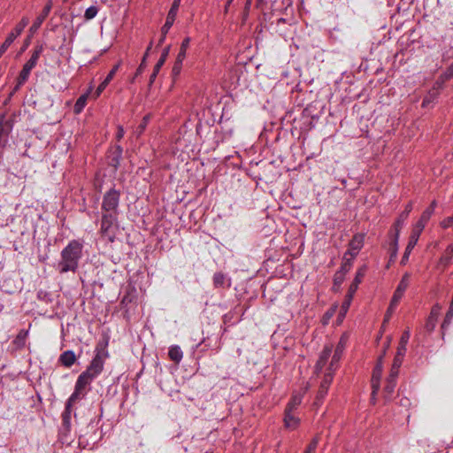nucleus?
Segmentation results:
<instances>
[{
  "label": "nucleus",
  "instance_id": "f257e3e1",
  "mask_svg": "<svg viewBox=\"0 0 453 453\" xmlns=\"http://www.w3.org/2000/svg\"><path fill=\"white\" fill-rule=\"evenodd\" d=\"M82 250L83 244L81 242L77 240L69 242L60 253V259L56 266L58 273L61 274L69 272L75 273L82 257Z\"/></svg>",
  "mask_w": 453,
  "mask_h": 453
},
{
  "label": "nucleus",
  "instance_id": "f03ea898",
  "mask_svg": "<svg viewBox=\"0 0 453 453\" xmlns=\"http://www.w3.org/2000/svg\"><path fill=\"white\" fill-rule=\"evenodd\" d=\"M346 338L342 336L340 339L338 345L334 349V353L332 344L325 345L317 361L315 369L317 371L322 370L327 365V363H329L330 370L337 369L338 364L342 358V355L346 345Z\"/></svg>",
  "mask_w": 453,
  "mask_h": 453
},
{
  "label": "nucleus",
  "instance_id": "7ed1b4c3",
  "mask_svg": "<svg viewBox=\"0 0 453 453\" xmlns=\"http://www.w3.org/2000/svg\"><path fill=\"white\" fill-rule=\"evenodd\" d=\"M100 231L104 237L113 242L119 231L117 216L112 213H104Z\"/></svg>",
  "mask_w": 453,
  "mask_h": 453
},
{
  "label": "nucleus",
  "instance_id": "20e7f679",
  "mask_svg": "<svg viewBox=\"0 0 453 453\" xmlns=\"http://www.w3.org/2000/svg\"><path fill=\"white\" fill-rule=\"evenodd\" d=\"M364 275H365V270L360 269L357 273V275H356L353 282L349 286L348 294L346 295L345 300L343 301V303L341 306L340 311H339V315H338L339 322H342L343 320V319L345 318V315L349 309L354 294L356 293V291L358 288V285L361 282Z\"/></svg>",
  "mask_w": 453,
  "mask_h": 453
},
{
  "label": "nucleus",
  "instance_id": "39448f33",
  "mask_svg": "<svg viewBox=\"0 0 453 453\" xmlns=\"http://www.w3.org/2000/svg\"><path fill=\"white\" fill-rule=\"evenodd\" d=\"M108 354L104 348L96 347V355L88 367L84 371L86 373L96 379L103 371L104 360Z\"/></svg>",
  "mask_w": 453,
  "mask_h": 453
},
{
  "label": "nucleus",
  "instance_id": "423d86ee",
  "mask_svg": "<svg viewBox=\"0 0 453 453\" xmlns=\"http://www.w3.org/2000/svg\"><path fill=\"white\" fill-rule=\"evenodd\" d=\"M94 380L95 379L93 377L85 372H81L76 380L74 391L70 396L71 401H78L82 399L88 392L87 388Z\"/></svg>",
  "mask_w": 453,
  "mask_h": 453
},
{
  "label": "nucleus",
  "instance_id": "0eeeda50",
  "mask_svg": "<svg viewBox=\"0 0 453 453\" xmlns=\"http://www.w3.org/2000/svg\"><path fill=\"white\" fill-rule=\"evenodd\" d=\"M119 192L115 189H111L104 196L102 209L104 213H112L117 215L119 202Z\"/></svg>",
  "mask_w": 453,
  "mask_h": 453
},
{
  "label": "nucleus",
  "instance_id": "6e6552de",
  "mask_svg": "<svg viewBox=\"0 0 453 453\" xmlns=\"http://www.w3.org/2000/svg\"><path fill=\"white\" fill-rule=\"evenodd\" d=\"M29 19L27 17H23L21 20L15 26L13 30L9 33L5 41L0 46V53L4 54L8 48L12 45L14 40L21 35L25 27L28 25Z\"/></svg>",
  "mask_w": 453,
  "mask_h": 453
},
{
  "label": "nucleus",
  "instance_id": "1a4fd4ad",
  "mask_svg": "<svg viewBox=\"0 0 453 453\" xmlns=\"http://www.w3.org/2000/svg\"><path fill=\"white\" fill-rule=\"evenodd\" d=\"M325 369V373L323 376V379L320 382L319 389L317 395V403L321 401L326 395L327 394V390L329 388V386L331 385L334 378V372L336 369L330 370L329 369V363L322 369V370H316V372L319 373V372H322Z\"/></svg>",
  "mask_w": 453,
  "mask_h": 453
},
{
  "label": "nucleus",
  "instance_id": "9d476101",
  "mask_svg": "<svg viewBox=\"0 0 453 453\" xmlns=\"http://www.w3.org/2000/svg\"><path fill=\"white\" fill-rule=\"evenodd\" d=\"M382 358H383V357H380L379 358L378 363L372 372V400H374L375 395L378 393L379 388H380V378L382 375V368H383Z\"/></svg>",
  "mask_w": 453,
  "mask_h": 453
},
{
  "label": "nucleus",
  "instance_id": "9b49d317",
  "mask_svg": "<svg viewBox=\"0 0 453 453\" xmlns=\"http://www.w3.org/2000/svg\"><path fill=\"white\" fill-rule=\"evenodd\" d=\"M364 245V235L356 234L353 236L352 240L349 244V250L344 254V259H347V257L349 256L351 258H354L362 249Z\"/></svg>",
  "mask_w": 453,
  "mask_h": 453
},
{
  "label": "nucleus",
  "instance_id": "f8f14e48",
  "mask_svg": "<svg viewBox=\"0 0 453 453\" xmlns=\"http://www.w3.org/2000/svg\"><path fill=\"white\" fill-rule=\"evenodd\" d=\"M51 8H52V1L49 0L48 3L46 4V5L44 6L42 13L35 19V20L30 27L29 33L31 34V35H34L37 32V30L40 28V27L42 26L43 21L46 19V18L50 14Z\"/></svg>",
  "mask_w": 453,
  "mask_h": 453
},
{
  "label": "nucleus",
  "instance_id": "ddd939ff",
  "mask_svg": "<svg viewBox=\"0 0 453 453\" xmlns=\"http://www.w3.org/2000/svg\"><path fill=\"white\" fill-rule=\"evenodd\" d=\"M411 210H412V203H409L406 205L404 211L399 215V217L397 218V219L395 222L394 229L395 231V243L397 242V241L399 239L400 231L403 226L404 221L407 219Z\"/></svg>",
  "mask_w": 453,
  "mask_h": 453
},
{
  "label": "nucleus",
  "instance_id": "4468645a",
  "mask_svg": "<svg viewBox=\"0 0 453 453\" xmlns=\"http://www.w3.org/2000/svg\"><path fill=\"white\" fill-rule=\"evenodd\" d=\"M419 236H420V234H418L416 233L411 232L410 239H409L408 245H407V247L405 249V251L403 253V257L401 259V264L402 265H405L408 262L410 254L411 253L412 250L416 246V244H417V242L418 241Z\"/></svg>",
  "mask_w": 453,
  "mask_h": 453
},
{
  "label": "nucleus",
  "instance_id": "2eb2a0df",
  "mask_svg": "<svg viewBox=\"0 0 453 453\" xmlns=\"http://www.w3.org/2000/svg\"><path fill=\"white\" fill-rule=\"evenodd\" d=\"M43 51V46L42 45H37L30 57V58L23 65L24 67L32 70L35 65H37L38 59L41 56V54Z\"/></svg>",
  "mask_w": 453,
  "mask_h": 453
},
{
  "label": "nucleus",
  "instance_id": "dca6fc26",
  "mask_svg": "<svg viewBox=\"0 0 453 453\" xmlns=\"http://www.w3.org/2000/svg\"><path fill=\"white\" fill-rule=\"evenodd\" d=\"M169 50H170V47H166L163 50L162 53H161V57L160 58L158 59L157 63L156 64V65L154 66V70H153V73H151L150 75V83H153L160 68L163 66V65L165 64L166 58H167V56L169 54Z\"/></svg>",
  "mask_w": 453,
  "mask_h": 453
},
{
  "label": "nucleus",
  "instance_id": "f3484780",
  "mask_svg": "<svg viewBox=\"0 0 453 453\" xmlns=\"http://www.w3.org/2000/svg\"><path fill=\"white\" fill-rule=\"evenodd\" d=\"M60 363L69 368L71 367L76 361V356L73 350H65L59 357Z\"/></svg>",
  "mask_w": 453,
  "mask_h": 453
},
{
  "label": "nucleus",
  "instance_id": "a211bd4d",
  "mask_svg": "<svg viewBox=\"0 0 453 453\" xmlns=\"http://www.w3.org/2000/svg\"><path fill=\"white\" fill-rule=\"evenodd\" d=\"M395 380H396V378L393 379L391 377V374L389 373V376L387 380V384L383 390L384 398L386 401H390L392 398V395H393V393L395 391Z\"/></svg>",
  "mask_w": 453,
  "mask_h": 453
},
{
  "label": "nucleus",
  "instance_id": "6ab92c4d",
  "mask_svg": "<svg viewBox=\"0 0 453 453\" xmlns=\"http://www.w3.org/2000/svg\"><path fill=\"white\" fill-rule=\"evenodd\" d=\"M306 389L301 393H295L287 405L285 411H294L302 403L303 395Z\"/></svg>",
  "mask_w": 453,
  "mask_h": 453
},
{
  "label": "nucleus",
  "instance_id": "aec40b11",
  "mask_svg": "<svg viewBox=\"0 0 453 453\" xmlns=\"http://www.w3.org/2000/svg\"><path fill=\"white\" fill-rule=\"evenodd\" d=\"M92 90V87L89 88L88 91L83 95H81L76 101L75 104H74V107H73V111L74 113L76 114H79L82 111V110L84 109V107L86 106L87 104V101H88V96L90 94Z\"/></svg>",
  "mask_w": 453,
  "mask_h": 453
},
{
  "label": "nucleus",
  "instance_id": "412c9836",
  "mask_svg": "<svg viewBox=\"0 0 453 453\" xmlns=\"http://www.w3.org/2000/svg\"><path fill=\"white\" fill-rule=\"evenodd\" d=\"M178 11L170 9L166 17V20L165 25L161 28V33L164 35H166L171 28V27L173 25L174 20L176 19Z\"/></svg>",
  "mask_w": 453,
  "mask_h": 453
},
{
  "label": "nucleus",
  "instance_id": "4be33fe9",
  "mask_svg": "<svg viewBox=\"0 0 453 453\" xmlns=\"http://www.w3.org/2000/svg\"><path fill=\"white\" fill-rule=\"evenodd\" d=\"M284 422L288 428L295 429L299 424V418L294 415L293 411H285Z\"/></svg>",
  "mask_w": 453,
  "mask_h": 453
},
{
  "label": "nucleus",
  "instance_id": "5701e85b",
  "mask_svg": "<svg viewBox=\"0 0 453 453\" xmlns=\"http://www.w3.org/2000/svg\"><path fill=\"white\" fill-rule=\"evenodd\" d=\"M168 355L170 359L177 364H179L183 357V352L181 349L177 345L170 347Z\"/></svg>",
  "mask_w": 453,
  "mask_h": 453
},
{
  "label": "nucleus",
  "instance_id": "b1692460",
  "mask_svg": "<svg viewBox=\"0 0 453 453\" xmlns=\"http://www.w3.org/2000/svg\"><path fill=\"white\" fill-rule=\"evenodd\" d=\"M403 359V356L395 355L391 370H390V374L393 379L397 378L398 373H399V368L402 365Z\"/></svg>",
  "mask_w": 453,
  "mask_h": 453
},
{
  "label": "nucleus",
  "instance_id": "393cba45",
  "mask_svg": "<svg viewBox=\"0 0 453 453\" xmlns=\"http://www.w3.org/2000/svg\"><path fill=\"white\" fill-rule=\"evenodd\" d=\"M453 257V244H450L447 247L444 254L441 256L440 259V265L446 267L449 265L451 258Z\"/></svg>",
  "mask_w": 453,
  "mask_h": 453
},
{
  "label": "nucleus",
  "instance_id": "a878e982",
  "mask_svg": "<svg viewBox=\"0 0 453 453\" xmlns=\"http://www.w3.org/2000/svg\"><path fill=\"white\" fill-rule=\"evenodd\" d=\"M76 401H71V398L69 397L66 404L65 411L62 414L63 421L65 425H68L70 423L71 419V414H72V408L73 405L75 403Z\"/></svg>",
  "mask_w": 453,
  "mask_h": 453
},
{
  "label": "nucleus",
  "instance_id": "bb28decb",
  "mask_svg": "<svg viewBox=\"0 0 453 453\" xmlns=\"http://www.w3.org/2000/svg\"><path fill=\"white\" fill-rule=\"evenodd\" d=\"M31 70L23 66L21 72L17 78V84L15 87V90L19 89L29 78Z\"/></svg>",
  "mask_w": 453,
  "mask_h": 453
},
{
  "label": "nucleus",
  "instance_id": "cd10ccee",
  "mask_svg": "<svg viewBox=\"0 0 453 453\" xmlns=\"http://www.w3.org/2000/svg\"><path fill=\"white\" fill-rule=\"evenodd\" d=\"M411 274L409 273H405L403 276L402 277V280H400L396 289L399 290V292H403L404 294L405 290L407 289L410 282Z\"/></svg>",
  "mask_w": 453,
  "mask_h": 453
},
{
  "label": "nucleus",
  "instance_id": "c85d7f7f",
  "mask_svg": "<svg viewBox=\"0 0 453 453\" xmlns=\"http://www.w3.org/2000/svg\"><path fill=\"white\" fill-rule=\"evenodd\" d=\"M189 43H190V38L189 37H186L182 41L180 51H179L178 56H177V58H180V59H182V60L185 59L187 50L189 47Z\"/></svg>",
  "mask_w": 453,
  "mask_h": 453
},
{
  "label": "nucleus",
  "instance_id": "c756f323",
  "mask_svg": "<svg viewBox=\"0 0 453 453\" xmlns=\"http://www.w3.org/2000/svg\"><path fill=\"white\" fill-rule=\"evenodd\" d=\"M403 296V292H399V290L395 289V291L392 296L389 307H388L389 311L395 309V307L397 306V304L400 302Z\"/></svg>",
  "mask_w": 453,
  "mask_h": 453
},
{
  "label": "nucleus",
  "instance_id": "7c9ffc66",
  "mask_svg": "<svg viewBox=\"0 0 453 453\" xmlns=\"http://www.w3.org/2000/svg\"><path fill=\"white\" fill-rule=\"evenodd\" d=\"M98 11H99V9L96 5H92L88 8H87L84 12L85 20H90V19H94L97 15Z\"/></svg>",
  "mask_w": 453,
  "mask_h": 453
},
{
  "label": "nucleus",
  "instance_id": "2f4dec72",
  "mask_svg": "<svg viewBox=\"0 0 453 453\" xmlns=\"http://www.w3.org/2000/svg\"><path fill=\"white\" fill-rule=\"evenodd\" d=\"M225 280H226L225 274H223L222 273H215L213 276L214 286L217 288L223 287L225 284Z\"/></svg>",
  "mask_w": 453,
  "mask_h": 453
},
{
  "label": "nucleus",
  "instance_id": "473e14b6",
  "mask_svg": "<svg viewBox=\"0 0 453 453\" xmlns=\"http://www.w3.org/2000/svg\"><path fill=\"white\" fill-rule=\"evenodd\" d=\"M426 223V221H423V219L420 218L418 221L413 226L411 232L416 233L418 234H421Z\"/></svg>",
  "mask_w": 453,
  "mask_h": 453
},
{
  "label": "nucleus",
  "instance_id": "72a5a7b5",
  "mask_svg": "<svg viewBox=\"0 0 453 453\" xmlns=\"http://www.w3.org/2000/svg\"><path fill=\"white\" fill-rule=\"evenodd\" d=\"M453 77V62L447 68V70L440 76L441 82H444Z\"/></svg>",
  "mask_w": 453,
  "mask_h": 453
},
{
  "label": "nucleus",
  "instance_id": "f704fd0d",
  "mask_svg": "<svg viewBox=\"0 0 453 453\" xmlns=\"http://www.w3.org/2000/svg\"><path fill=\"white\" fill-rule=\"evenodd\" d=\"M182 63H183L182 59L176 58L175 63H174V65L173 66V70H172L173 75L174 77L178 76L180 73V71L182 68Z\"/></svg>",
  "mask_w": 453,
  "mask_h": 453
},
{
  "label": "nucleus",
  "instance_id": "c9c22d12",
  "mask_svg": "<svg viewBox=\"0 0 453 453\" xmlns=\"http://www.w3.org/2000/svg\"><path fill=\"white\" fill-rule=\"evenodd\" d=\"M319 444V438L314 437L305 449V453H315Z\"/></svg>",
  "mask_w": 453,
  "mask_h": 453
},
{
  "label": "nucleus",
  "instance_id": "e433bc0d",
  "mask_svg": "<svg viewBox=\"0 0 453 453\" xmlns=\"http://www.w3.org/2000/svg\"><path fill=\"white\" fill-rule=\"evenodd\" d=\"M453 318V302L450 303L449 311L446 313L442 326L450 324L451 319Z\"/></svg>",
  "mask_w": 453,
  "mask_h": 453
},
{
  "label": "nucleus",
  "instance_id": "4c0bfd02",
  "mask_svg": "<svg viewBox=\"0 0 453 453\" xmlns=\"http://www.w3.org/2000/svg\"><path fill=\"white\" fill-rule=\"evenodd\" d=\"M352 258H348L347 259H344V263L342 264L340 271L338 272V273H342V274H345L349 269H350V266H351V260Z\"/></svg>",
  "mask_w": 453,
  "mask_h": 453
},
{
  "label": "nucleus",
  "instance_id": "58836bf2",
  "mask_svg": "<svg viewBox=\"0 0 453 453\" xmlns=\"http://www.w3.org/2000/svg\"><path fill=\"white\" fill-rule=\"evenodd\" d=\"M120 66V63H118L117 65H115L113 66V68L110 71V73H108V75L105 77V81H108V82L110 83L111 81L113 79L114 75L116 74L117 71L119 70Z\"/></svg>",
  "mask_w": 453,
  "mask_h": 453
},
{
  "label": "nucleus",
  "instance_id": "ea45409f",
  "mask_svg": "<svg viewBox=\"0 0 453 453\" xmlns=\"http://www.w3.org/2000/svg\"><path fill=\"white\" fill-rule=\"evenodd\" d=\"M109 82L108 81H105L104 80L102 81V83L97 87L96 90V93H95V97H98L101 93L105 89V88L108 86Z\"/></svg>",
  "mask_w": 453,
  "mask_h": 453
},
{
  "label": "nucleus",
  "instance_id": "a19ab883",
  "mask_svg": "<svg viewBox=\"0 0 453 453\" xmlns=\"http://www.w3.org/2000/svg\"><path fill=\"white\" fill-rule=\"evenodd\" d=\"M433 214H434V212H433V208H426V209L423 211V213H422V215H421V217H420V218L423 219V221H426V222H428V221H429V219H430V218H431V216H432Z\"/></svg>",
  "mask_w": 453,
  "mask_h": 453
},
{
  "label": "nucleus",
  "instance_id": "79ce46f5",
  "mask_svg": "<svg viewBox=\"0 0 453 453\" xmlns=\"http://www.w3.org/2000/svg\"><path fill=\"white\" fill-rule=\"evenodd\" d=\"M410 336H411V333H410V330L409 329H406L402 336H401V339H400V342L401 344L403 345H407L408 342H409V339H410Z\"/></svg>",
  "mask_w": 453,
  "mask_h": 453
},
{
  "label": "nucleus",
  "instance_id": "37998d69",
  "mask_svg": "<svg viewBox=\"0 0 453 453\" xmlns=\"http://www.w3.org/2000/svg\"><path fill=\"white\" fill-rule=\"evenodd\" d=\"M441 226L443 228H449V227L453 228V215L451 217H449V218L445 219L444 220H442L441 223Z\"/></svg>",
  "mask_w": 453,
  "mask_h": 453
},
{
  "label": "nucleus",
  "instance_id": "c03bdc74",
  "mask_svg": "<svg viewBox=\"0 0 453 453\" xmlns=\"http://www.w3.org/2000/svg\"><path fill=\"white\" fill-rule=\"evenodd\" d=\"M27 335V331H20L19 334L17 335L16 342H20L22 345H24L26 337Z\"/></svg>",
  "mask_w": 453,
  "mask_h": 453
},
{
  "label": "nucleus",
  "instance_id": "a18cd8bd",
  "mask_svg": "<svg viewBox=\"0 0 453 453\" xmlns=\"http://www.w3.org/2000/svg\"><path fill=\"white\" fill-rule=\"evenodd\" d=\"M117 150H118V153H117V156L114 157L111 161V164L113 165V166H117L119 165V158L121 156V153H122V150L120 147H118L117 148Z\"/></svg>",
  "mask_w": 453,
  "mask_h": 453
},
{
  "label": "nucleus",
  "instance_id": "49530a36",
  "mask_svg": "<svg viewBox=\"0 0 453 453\" xmlns=\"http://www.w3.org/2000/svg\"><path fill=\"white\" fill-rule=\"evenodd\" d=\"M406 346L407 345H403V344L399 343L397 351H396V355L404 357V355L406 353Z\"/></svg>",
  "mask_w": 453,
  "mask_h": 453
},
{
  "label": "nucleus",
  "instance_id": "de8ad7c7",
  "mask_svg": "<svg viewBox=\"0 0 453 453\" xmlns=\"http://www.w3.org/2000/svg\"><path fill=\"white\" fill-rule=\"evenodd\" d=\"M124 134H125V131H124L123 127L119 126V127H118L117 135H116L117 139H118V140L122 139V138H123V136H124Z\"/></svg>",
  "mask_w": 453,
  "mask_h": 453
},
{
  "label": "nucleus",
  "instance_id": "09e8293b",
  "mask_svg": "<svg viewBox=\"0 0 453 453\" xmlns=\"http://www.w3.org/2000/svg\"><path fill=\"white\" fill-rule=\"evenodd\" d=\"M180 2H181V0H173V4H172L170 9L178 11L179 7H180Z\"/></svg>",
  "mask_w": 453,
  "mask_h": 453
},
{
  "label": "nucleus",
  "instance_id": "8fccbe9b",
  "mask_svg": "<svg viewBox=\"0 0 453 453\" xmlns=\"http://www.w3.org/2000/svg\"><path fill=\"white\" fill-rule=\"evenodd\" d=\"M337 306H334V307H332L326 313V319H330L335 312V310H336Z\"/></svg>",
  "mask_w": 453,
  "mask_h": 453
},
{
  "label": "nucleus",
  "instance_id": "3c124183",
  "mask_svg": "<svg viewBox=\"0 0 453 453\" xmlns=\"http://www.w3.org/2000/svg\"><path fill=\"white\" fill-rule=\"evenodd\" d=\"M397 244H398V242H396L395 244V237L394 238V241H393V243H392V247H393V254H392V257H395L396 256V251H397Z\"/></svg>",
  "mask_w": 453,
  "mask_h": 453
},
{
  "label": "nucleus",
  "instance_id": "603ef678",
  "mask_svg": "<svg viewBox=\"0 0 453 453\" xmlns=\"http://www.w3.org/2000/svg\"><path fill=\"white\" fill-rule=\"evenodd\" d=\"M144 67H145V64L141 63V65H139V67L136 70L135 76L141 74L142 73Z\"/></svg>",
  "mask_w": 453,
  "mask_h": 453
},
{
  "label": "nucleus",
  "instance_id": "864d4df0",
  "mask_svg": "<svg viewBox=\"0 0 453 453\" xmlns=\"http://www.w3.org/2000/svg\"><path fill=\"white\" fill-rule=\"evenodd\" d=\"M148 120H149V117L148 116L143 118L142 123L140 125V128H141L142 131L145 128V127H146V125L148 123Z\"/></svg>",
  "mask_w": 453,
  "mask_h": 453
},
{
  "label": "nucleus",
  "instance_id": "5fc2aeb1",
  "mask_svg": "<svg viewBox=\"0 0 453 453\" xmlns=\"http://www.w3.org/2000/svg\"><path fill=\"white\" fill-rule=\"evenodd\" d=\"M343 275L342 273H338V272L336 273L335 274V279L334 280L335 281H338L339 283L342 282L343 280Z\"/></svg>",
  "mask_w": 453,
  "mask_h": 453
},
{
  "label": "nucleus",
  "instance_id": "6e6d98bb",
  "mask_svg": "<svg viewBox=\"0 0 453 453\" xmlns=\"http://www.w3.org/2000/svg\"><path fill=\"white\" fill-rule=\"evenodd\" d=\"M393 311H394V310L389 311V310L388 309L387 313H386V316H385V319H384V320H385V322H386V321H388V320L389 319V318H390V316H391V314H392V312H393Z\"/></svg>",
  "mask_w": 453,
  "mask_h": 453
},
{
  "label": "nucleus",
  "instance_id": "4d7b16f0",
  "mask_svg": "<svg viewBox=\"0 0 453 453\" xmlns=\"http://www.w3.org/2000/svg\"><path fill=\"white\" fill-rule=\"evenodd\" d=\"M33 35H31V34L29 33V35L27 37V39L25 41V45H24V48H26L29 43H30V39Z\"/></svg>",
  "mask_w": 453,
  "mask_h": 453
},
{
  "label": "nucleus",
  "instance_id": "13d9d810",
  "mask_svg": "<svg viewBox=\"0 0 453 453\" xmlns=\"http://www.w3.org/2000/svg\"><path fill=\"white\" fill-rule=\"evenodd\" d=\"M165 36H166V35H164V34L162 33L161 38H160V40H159V42H158V44H162V43L164 42V41H165Z\"/></svg>",
  "mask_w": 453,
  "mask_h": 453
},
{
  "label": "nucleus",
  "instance_id": "bf43d9fd",
  "mask_svg": "<svg viewBox=\"0 0 453 453\" xmlns=\"http://www.w3.org/2000/svg\"><path fill=\"white\" fill-rule=\"evenodd\" d=\"M436 207V201H433L431 205L428 208H433V212L434 211V208Z\"/></svg>",
  "mask_w": 453,
  "mask_h": 453
},
{
  "label": "nucleus",
  "instance_id": "052dcab7",
  "mask_svg": "<svg viewBox=\"0 0 453 453\" xmlns=\"http://www.w3.org/2000/svg\"><path fill=\"white\" fill-rule=\"evenodd\" d=\"M428 103H429V100H428L427 98H425V99L423 100L422 105H423V106H426Z\"/></svg>",
  "mask_w": 453,
  "mask_h": 453
},
{
  "label": "nucleus",
  "instance_id": "680f3d73",
  "mask_svg": "<svg viewBox=\"0 0 453 453\" xmlns=\"http://www.w3.org/2000/svg\"><path fill=\"white\" fill-rule=\"evenodd\" d=\"M147 57H148V56H146V55H144V56H143L142 60V64H145V61H146V59H147Z\"/></svg>",
  "mask_w": 453,
  "mask_h": 453
},
{
  "label": "nucleus",
  "instance_id": "e2e57ef3",
  "mask_svg": "<svg viewBox=\"0 0 453 453\" xmlns=\"http://www.w3.org/2000/svg\"><path fill=\"white\" fill-rule=\"evenodd\" d=\"M151 47H152V42L150 43V45L148 46L146 50L150 51L151 50Z\"/></svg>",
  "mask_w": 453,
  "mask_h": 453
},
{
  "label": "nucleus",
  "instance_id": "0e129e2a",
  "mask_svg": "<svg viewBox=\"0 0 453 453\" xmlns=\"http://www.w3.org/2000/svg\"><path fill=\"white\" fill-rule=\"evenodd\" d=\"M233 0H228V4H230V3L232 2Z\"/></svg>",
  "mask_w": 453,
  "mask_h": 453
},
{
  "label": "nucleus",
  "instance_id": "69168bd1",
  "mask_svg": "<svg viewBox=\"0 0 453 453\" xmlns=\"http://www.w3.org/2000/svg\"><path fill=\"white\" fill-rule=\"evenodd\" d=\"M2 56H3V54H2V53H0V58H1Z\"/></svg>",
  "mask_w": 453,
  "mask_h": 453
}]
</instances>
